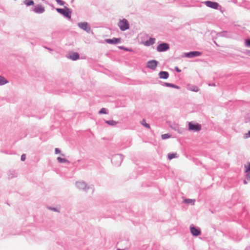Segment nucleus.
I'll use <instances>...</instances> for the list:
<instances>
[{"label":"nucleus","mask_w":250,"mask_h":250,"mask_svg":"<svg viewBox=\"0 0 250 250\" xmlns=\"http://www.w3.org/2000/svg\"><path fill=\"white\" fill-rule=\"evenodd\" d=\"M246 178L248 180L250 181V171L248 172H246Z\"/></svg>","instance_id":"obj_27"},{"label":"nucleus","mask_w":250,"mask_h":250,"mask_svg":"<svg viewBox=\"0 0 250 250\" xmlns=\"http://www.w3.org/2000/svg\"><path fill=\"white\" fill-rule=\"evenodd\" d=\"M175 69H176V70L177 71H178V72H180V71H181V70H180L178 68V67H176V68H175Z\"/></svg>","instance_id":"obj_33"},{"label":"nucleus","mask_w":250,"mask_h":250,"mask_svg":"<svg viewBox=\"0 0 250 250\" xmlns=\"http://www.w3.org/2000/svg\"><path fill=\"white\" fill-rule=\"evenodd\" d=\"M192 90L194 91L197 92V91H198L199 89H198V87H195Z\"/></svg>","instance_id":"obj_32"},{"label":"nucleus","mask_w":250,"mask_h":250,"mask_svg":"<svg viewBox=\"0 0 250 250\" xmlns=\"http://www.w3.org/2000/svg\"><path fill=\"white\" fill-rule=\"evenodd\" d=\"M244 183L245 184H247V181H246V180H244Z\"/></svg>","instance_id":"obj_34"},{"label":"nucleus","mask_w":250,"mask_h":250,"mask_svg":"<svg viewBox=\"0 0 250 250\" xmlns=\"http://www.w3.org/2000/svg\"><path fill=\"white\" fill-rule=\"evenodd\" d=\"M167 157L168 159L170 160L173 158H176L177 157V154L176 153H168Z\"/></svg>","instance_id":"obj_14"},{"label":"nucleus","mask_w":250,"mask_h":250,"mask_svg":"<svg viewBox=\"0 0 250 250\" xmlns=\"http://www.w3.org/2000/svg\"><path fill=\"white\" fill-rule=\"evenodd\" d=\"M124 50H127V51H129V49H126V48H124Z\"/></svg>","instance_id":"obj_35"},{"label":"nucleus","mask_w":250,"mask_h":250,"mask_svg":"<svg viewBox=\"0 0 250 250\" xmlns=\"http://www.w3.org/2000/svg\"><path fill=\"white\" fill-rule=\"evenodd\" d=\"M159 77L161 79H166L168 78L169 76L168 73L166 71H161L159 73Z\"/></svg>","instance_id":"obj_12"},{"label":"nucleus","mask_w":250,"mask_h":250,"mask_svg":"<svg viewBox=\"0 0 250 250\" xmlns=\"http://www.w3.org/2000/svg\"><path fill=\"white\" fill-rule=\"evenodd\" d=\"M56 10L60 13L62 14L66 17L68 18H70V12L69 11V9H62V8H57Z\"/></svg>","instance_id":"obj_3"},{"label":"nucleus","mask_w":250,"mask_h":250,"mask_svg":"<svg viewBox=\"0 0 250 250\" xmlns=\"http://www.w3.org/2000/svg\"><path fill=\"white\" fill-rule=\"evenodd\" d=\"M188 129L189 131L198 132L201 129V125L198 123L190 122L188 124Z\"/></svg>","instance_id":"obj_1"},{"label":"nucleus","mask_w":250,"mask_h":250,"mask_svg":"<svg viewBox=\"0 0 250 250\" xmlns=\"http://www.w3.org/2000/svg\"><path fill=\"white\" fill-rule=\"evenodd\" d=\"M120 48L124 49V48L123 47H120Z\"/></svg>","instance_id":"obj_37"},{"label":"nucleus","mask_w":250,"mask_h":250,"mask_svg":"<svg viewBox=\"0 0 250 250\" xmlns=\"http://www.w3.org/2000/svg\"><path fill=\"white\" fill-rule=\"evenodd\" d=\"M57 160H58V162L60 163H66L68 162V161L66 159L62 158L60 157L57 158Z\"/></svg>","instance_id":"obj_20"},{"label":"nucleus","mask_w":250,"mask_h":250,"mask_svg":"<svg viewBox=\"0 0 250 250\" xmlns=\"http://www.w3.org/2000/svg\"><path fill=\"white\" fill-rule=\"evenodd\" d=\"M105 42L108 43H116L120 42L121 39L114 38L113 39H106Z\"/></svg>","instance_id":"obj_11"},{"label":"nucleus","mask_w":250,"mask_h":250,"mask_svg":"<svg viewBox=\"0 0 250 250\" xmlns=\"http://www.w3.org/2000/svg\"><path fill=\"white\" fill-rule=\"evenodd\" d=\"M124 50H127V51H129V49H126V48H124Z\"/></svg>","instance_id":"obj_36"},{"label":"nucleus","mask_w":250,"mask_h":250,"mask_svg":"<svg viewBox=\"0 0 250 250\" xmlns=\"http://www.w3.org/2000/svg\"><path fill=\"white\" fill-rule=\"evenodd\" d=\"M205 4L210 8H213V9H217L218 7V3L216 2H213L210 1H207L205 2Z\"/></svg>","instance_id":"obj_6"},{"label":"nucleus","mask_w":250,"mask_h":250,"mask_svg":"<svg viewBox=\"0 0 250 250\" xmlns=\"http://www.w3.org/2000/svg\"><path fill=\"white\" fill-rule=\"evenodd\" d=\"M55 153L56 154L60 153H61V151H60V150L59 148H55Z\"/></svg>","instance_id":"obj_31"},{"label":"nucleus","mask_w":250,"mask_h":250,"mask_svg":"<svg viewBox=\"0 0 250 250\" xmlns=\"http://www.w3.org/2000/svg\"><path fill=\"white\" fill-rule=\"evenodd\" d=\"M118 25L120 29L122 31H125L129 28V24L126 19H123L119 21Z\"/></svg>","instance_id":"obj_2"},{"label":"nucleus","mask_w":250,"mask_h":250,"mask_svg":"<svg viewBox=\"0 0 250 250\" xmlns=\"http://www.w3.org/2000/svg\"><path fill=\"white\" fill-rule=\"evenodd\" d=\"M26 159V155L25 154H22L21 156V160L22 161H25Z\"/></svg>","instance_id":"obj_29"},{"label":"nucleus","mask_w":250,"mask_h":250,"mask_svg":"<svg viewBox=\"0 0 250 250\" xmlns=\"http://www.w3.org/2000/svg\"><path fill=\"white\" fill-rule=\"evenodd\" d=\"M158 62L155 60L149 61L147 62V67L152 70H155L157 67Z\"/></svg>","instance_id":"obj_5"},{"label":"nucleus","mask_w":250,"mask_h":250,"mask_svg":"<svg viewBox=\"0 0 250 250\" xmlns=\"http://www.w3.org/2000/svg\"><path fill=\"white\" fill-rule=\"evenodd\" d=\"M105 123L111 125H115L118 124V122L113 120L106 121Z\"/></svg>","instance_id":"obj_19"},{"label":"nucleus","mask_w":250,"mask_h":250,"mask_svg":"<svg viewBox=\"0 0 250 250\" xmlns=\"http://www.w3.org/2000/svg\"><path fill=\"white\" fill-rule=\"evenodd\" d=\"M246 44L248 46H250V40L246 41Z\"/></svg>","instance_id":"obj_30"},{"label":"nucleus","mask_w":250,"mask_h":250,"mask_svg":"<svg viewBox=\"0 0 250 250\" xmlns=\"http://www.w3.org/2000/svg\"><path fill=\"white\" fill-rule=\"evenodd\" d=\"M69 58L73 60H76L79 58V55L76 52L73 53L70 55Z\"/></svg>","instance_id":"obj_13"},{"label":"nucleus","mask_w":250,"mask_h":250,"mask_svg":"<svg viewBox=\"0 0 250 250\" xmlns=\"http://www.w3.org/2000/svg\"><path fill=\"white\" fill-rule=\"evenodd\" d=\"M201 55V53L198 51H192L186 54V56L188 58H192L194 56H198Z\"/></svg>","instance_id":"obj_9"},{"label":"nucleus","mask_w":250,"mask_h":250,"mask_svg":"<svg viewBox=\"0 0 250 250\" xmlns=\"http://www.w3.org/2000/svg\"><path fill=\"white\" fill-rule=\"evenodd\" d=\"M170 137V135L169 134H165L162 135V138L163 139H166L169 138Z\"/></svg>","instance_id":"obj_24"},{"label":"nucleus","mask_w":250,"mask_h":250,"mask_svg":"<svg viewBox=\"0 0 250 250\" xmlns=\"http://www.w3.org/2000/svg\"><path fill=\"white\" fill-rule=\"evenodd\" d=\"M155 42V39L151 38L148 41H147L146 42L145 44L146 45H150L151 44H152L154 43Z\"/></svg>","instance_id":"obj_15"},{"label":"nucleus","mask_w":250,"mask_h":250,"mask_svg":"<svg viewBox=\"0 0 250 250\" xmlns=\"http://www.w3.org/2000/svg\"><path fill=\"white\" fill-rule=\"evenodd\" d=\"M244 137L246 139L250 137V130L248 132V133L245 134Z\"/></svg>","instance_id":"obj_28"},{"label":"nucleus","mask_w":250,"mask_h":250,"mask_svg":"<svg viewBox=\"0 0 250 250\" xmlns=\"http://www.w3.org/2000/svg\"><path fill=\"white\" fill-rule=\"evenodd\" d=\"M190 229L191 233L194 236H198L201 233L200 230L194 227H190Z\"/></svg>","instance_id":"obj_8"},{"label":"nucleus","mask_w":250,"mask_h":250,"mask_svg":"<svg viewBox=\"0 0 250 250\" xmlns=\"http://www.w3.org/2000/svg\"><path fill=\"white\" fill-rule=\"evenodd\" d=\"M245 172H248L250 171V163L248 162L247 164H245Z\"/></svg>","instance_id":"obj_18"},{"label":"nucleus","mask_w":250,"mask_h":250,"mask_svg":"<svg viewBox=\"0 0 250 250\" xmlns=\"http://www.w3.org/2000/svg\"><path fill=\"white\" fill-rule=\"evenodd\" d=\"M24 3L27 6L33 5L34 4V2L32 0H24Z\"/></svg>","instance_id":"obj_17"},{"label":"nucleus","mask_w":250,"mask_h":250,"mask_svg":"<svg viewBox=\"0 0 250 250\" xmlns=\"http://www.w3.org/2000/svg\"><path fill=\"white\" fill-rule=\"evenodd\" d=\"M142 125L146 127V128H149V125L146 122L145 120H143L142 121Z\"/></svg>","instance_id":"obj_23"},{"label":"nucleus","mask_w":250,"mask_h":250,"mask_svg":"<svg viewBox=\"0 0 250 250\" xmlns=\"http://www.w3.org/2000/svg\"><path fill=\"white\" fill-rule=\"evenodd\" d=\"M168 48V45L167 43H164L158 46L157 50L158 51L162 52L167 50Z\"/></svg>","instance_id":"obj_7"},{"label":"nucleus","mask_w":250,"mask_h":250,"mask_svg":"<svg viewBox=\"0 0 250 250\" xmlns=\"http://www.w3.org/2000/svg\"><path fill=\"white\" fill-rule=\"evenodd\" d=\"M8 83V81L3 77L0 76V85H3Z\"/></svg>","instance_id":"obj_16"},{"label":"nucleus","mask_w":250,"mask_h":250,"mask_svg":"<svg viewBox=\"0 0 250 250\" xmlns=\"http://www.w3.org/2000/svg\"><path fill=\"white\" fill-rule=\"evenodd\" d=\"M195 200L192 199H186L184 201V202L187 204H194Z\"/></svg>","instance_id":"obj_21"},{"label":"nucleus","mask_w":250,"mask_h":250,"mask_svg":"<svg viewBox=\"0 0 250 250\" xmlns=\"http://www.w3.org/2000/svg\"><path fill=\"white\" fill-rule=\"evenodd\" d=\"M166 85L167 86H169V87H173V88H177V89L179 88L178 86H177L176 85H174V84H171V83H166Z\"/></svg>","instance_id":"obj_22"},{"label":"nucleus","mask_w":250,"mask_h":250,"mask_svg":"<svg viewBox=\"0 0 250 250\" xmlns=\"http://www.w3.org/2000/svg\"><path fill=\"white\" fill-rule=\"evenodd\" d=\"M34 11L37 13H42L44 11V8L41 5H38L34 8Z\"/></svg>","instance_id":"obj_10"},{"label":"nucleus","mask_w":250,"mask_h":250,"mask_svg":"<svg viewBox=\"0 0 250 250\" xmlns=\"http://www.w3.org/2000/svg\"><path fill=\"white\" fill-rule=\"evenodd\" d=\"M56 2L61 5H63L64 4V2L62 0H56Z\"/></svg>","instance_id":"obj_26"},{"label":"nucleus","mask_w":250,"mask_h":250,"mask_svg":"<svg viewBox=\"0 0 250 250\" xmlns=\"http://www.w3.org/2000/svg\"><path fill=\"white\" fill-rule=\"evenodd\" d=\"M78 26L88 33L90 31V27L86 22H80L78 23Z\"/></svg>","instance_id":"obj_4"},{"label":"nucleus","mask_w":250,"mask_h":250,"mask_svg":"<svg viewBox=\"0 0 250 250\" xmlns=\"http://www.w3.org/2000/svg\"><path fill=\"white\" fill-rule=\"evenodd\" d=\"M99 114H106V109L104 108H102L99 111Z\"/></svg>","instance_id":"obj_25"}]
</instances>
